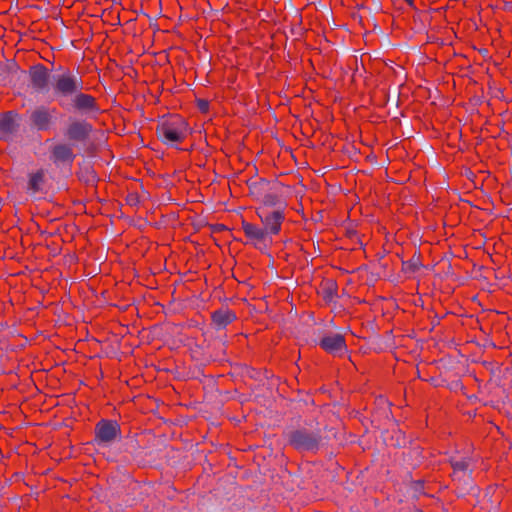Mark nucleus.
I'll list each match as a JSON object with an SVG mask.
<instances>
[{"label":"nucleus","mask_w":512,"mask_h":512,"mask_svg":"<svg viewBox=\"0 0 512 512\" xmlns=\"http://www.w3.org/2000/svg\"><path fill=\"white\" fill-rule=\"evenodd\" d=\"M236 319V313L228 308H221L211 313V321L216 329H224Z\"/></svg>","instance_id":"obj_13"},{"label":"nucleus","mask_w":512,"mask_h":512,"mask_svg":"<svg viewBox=\"0 0 512 512\" xmlns=\"http://www.w3.org/2000/svg\"><path fill=\"white\" fill-rule=\"evenodd\" d=\"M53 88L56 95L69 97L83 89V81L67 71L55 78Z\"/></svg>","instance_id":"obj_6"},{"label":"nucleus","mask_w":512,"mask_h":512,"mask_svg":"<svg viewBox=\"0 0 512 512\" xmlns=\"http://www.w3.org/2000/svg\"><path fill=\"white\" fill-rule=\"evenodd\" d=\"M15 122L11 113H6L0 119V130L4 133H12L14 131Z\"/></svg>","instance_id":"obj_20"},{"label":"nucleus","mask_w":512,"mask_h":512,"mask_svg":"<svg viewBox=\"0 0 512 512\" xmlns=\"http://www.w3.org/2000/svg\"><path fill=\"white\" fill-rule=\"evenodd\" d=\"M71 105L75 111L82 114L98 113L100 111L96 98L81 91L74 95Z\"/></svg>","instance_id":"obj_10"},{"label":"nucleus","mask_w":512,"mask_h":512,"mask_svg":"<svg viewBox=\"0 0 512 512\" xmlns=\"http://www.w3.org/2000/svg\"><path fill=\"white\" fill-rule=\"evenodd\" d=\"M197 108L201 113H207L209 111V102L205 99H198Z\"/></svg>","instance_id":"obj_23"},{"label":"nucleus","mask_w":512,"mask_h":512,"mask_svg":"<svg viewBox=\"0 0 512 512\" xmlns=\"http://www.w3.org/2000/svg\"><path fill=\"white\" fill-rule=\"evenodd\" d=\"M320 348L327 354L342 357L348 350L344 335L327 333L319 341Z\"/></svg>","instance_id":"obj_8"},{"label":"nucleus","mask_w":512,"mask_h":512,"mask_svg":"<svg viewBox=\"0 0 512 512\" xmlns=\"http://www.w3.org/2000/svg\"><path fill=\"white\" fill-rule=\"evenodd\" d=\"M411 487L416 494H424V481L417 480L411 483Z\"/></svg>","instance_id":"obj_22"},{"label":"nucleus","mask_w":512,"mask_h":512,"mask_svg":"<svg viewBox=\"0 0 512 512\" xmlns=\"http://www.w3.org/2000/svg\"><path fill=\"white\" fill-rule=\"evenodd\" d=\"M226 230H228V228L224 224L217 223V224L211 225V231L213 233H220V232H223V231H226Z\"/></svg>","instance_id":"obj_24"},{"label":"nucleus","mask_w":512,"mask_h":512,"mask_svg":"<svg viewBox=\"0 0 512 512\" xmlns=\"http://www.w3.org/2000/svg\"><path fill=\"white\" fill-rule=\"evenodd\" d=\"M288 445L299 452H317L322 444L320 430H309L305 427L290 430L286 433Z\"/></svg>","instance_id":"obj_2"},{"label":"nucleus","mask_w":512,"mask_h":512,"mask_svg":"<svg viewBox=\"0 0 512 512\" xmlns=\"http://www.w3.org/2000/svg\"><path fill=\"white\" fill-rule=\"evenodd\" d=\"M268 185H269V183L263 178L248 181V187H249L250 194L254 195L256 197L262 196V191H264V189Z\"/></svg>","instance_id":"obj_18"},{"label":"nucleus","mask_w":512,"mask_h":512,"mask_svg":"<svg viewBox=\"0 0 512 512\" xmlns=\"http://www.w3.org/2000/svg\"><path fill=\"white\" fill-rule=\"evenodd\" d=\"M156 134L165 143H182L189 135L188 123L178 114L169 115L158 124Z\"/></svg>","instance_id":"obj_1"},{"label":"nucleus","mask_w":512,"mask_h":512,"mask_svg":"<svg viewBox=\"0 0 512 512\" xmlns=\"http://www.w3.org/2000/svg\"><path fill=\"white\" fill-rule=\"evenodd\" d=\"M241 228L246 237L245 244L252 245L254 248L263 251L268 249L272 243V238L264 229L257 224L242 219Z\"/></svg>","instance_id":"obj_3"},{"label":"nucleus","mask_w":512,"mask_h":512,"mask_svg":"<svg viewBox=\"0 0 512 512\" xmlns=\"http://www.w3.org/2000/svg\"><path fill=\"white\" fill-rule=\"evenodd\" d=\"M449 463L453 469L452 477L454 479H461L471 472V457L452 456L449 459Z\"/></svg>","instance_id":"obj_15"},{"label":"nucleus","mask_w":512,"mask_h":512,"mask_svg":"<svg viewBox=\"0 0 512 512\" xmlns=\"http://www.w3.org/2000/svg\"><path fill=\"white\" fill-rule=\"evenodd\" d=\"M45 183V171L39 169L35 173L30 174L28 181V190L37 193L41 191L42 185Z\"/></svg>","instance_id":"obj_16"},{"label":"nucleus","mask_w":512,"mask_h":512,"mask_svg":"<svg viewBox=\"0 0 512 512\" xmlns=\"http://www.w3.org/2000/svg\"><path fill=\"white\" fill-rule=\"evenodd\" d=\"M29 78L32 87L36 91L43 92L47 90L50 81V73L43 64L31 66L29 68Z\"/></svg>","instance_id":"obj_11"},{"label":"nucleus","mask_w":512,"mask_h":512,"mask_svg":"<svg viewBox=\"0 0 512 512\" xmlns=\"http://www.w3.org/2000/svg\"><path fill=\"white\" fill-rule=\"evenodd\" d=\"M126 204L135 207L140 203V197L137 192H130L125 198Z\"/></svg>","instance_id":"obj_21"},{"label":"nucleus","mask_w":512,"mask_h":512,"mask_svg":"<svg viewBox=\"0 0 512 512\" xmlns=\"http://www.w3.org/2000/svg\"><path fill=\"white\" fill-rule=\"evenodd\" d=\"M93 132L91 123L84 119H71L67 124L64 136L74 143H85L90 139Z\"/></svg>","instance_id":"obj_7"},{"label":"nucleus","mask_w":512,"mask_h":512,"mask_svg":"<svg viewBox=\"0 0 512 512\" xmlns=\"http://www.w3.org/2000/svg\"><path fill=\"white\" fill-rule=\"evenodd\" d=\"M318 294L322 297L325 304L329 305L334 302L338 295V284L336 280L332 278H326L320 283Z\"/></svg>","instance_id":"obj_14"},{"label":"nucleus","mask_w":512,"mask_h":512,"mask_svg":"<svg viewBox=\"0 0 512 512\" xmlns=\"http://www.w3.org/2000/svg\"><path fill=\"white\" fill-rule=\"evenodd\" d=\"M49 158L56 166L68 165L71 167L75 161L76 154L71 144L59 142L51 146Z\"/></svg>","instance_id":"obj_9"},{"label":"nucleus","mask_w":512,"mask_h":512,"mask_svg":"<svg viewBox=\"0 0 512 512\" xmlns=\"http://www.w3.org/2000/svg\"><path fill=\"white\" fill-rule=\"evenodd\" d=\"M55 109L50 111L46 106H39L35 108L30 114V121L32 125L40 131H47L50 129L53 122V115Z\"/></svg>","instance_id":"obj_12"},{"label":"nucleus","mask_w":512,"mask_h":512,"mask_svg":"<svg viewBox=\"0 0 512 512\" xmlns=\"http://www.w3.org/2000/svg\"><path fill=\"white\" fill-rule=\"evenodd\" d=\"M121 435V427L116 420L101 419L94 428V441L98 444H109Z\"/></svg>","instance_id":"obj_5"},{"label":"nucleus","mask_w":512,"mask_h":512,"mask_svg":"<svg viewBox=\"0 0 512 512\" xmlns=\"http://www.w3.org/2000/svg\"><path fill=\"white\" fill-rule=\"evenodd\" d=\"M422 263L420 257H413L410 260L402 262V271L404 273H416L420 270Z\"/></svg>","instance_id":"obj_19"},{"label":"nucleus","mask_w":512,"mask_h":512,"mask_svg":"<svg viewBox=\"0 0 512 512\" xmlns=\"http://www.w3.org/2000/svg\"><path fill=\"white\" fill-rule=\"evenodd\" d=\"M285 208L286 204L277 209H257V215L270 237L280 233L282 224L286 219Z\"/></svg>","instance_id":"obj_4"},{"label":"nucleus","mask_w":512,"mask_h":512,"mask_svg":"<svg viewBox=\"0 0 512 512\" xmlns=\"http://www.w3.org/2000/svg\"><path fill=\"white\" fill-rule=\"evenodd\" d=\"M261 201H262L263 206L260 207L259 209H272L276 206L282 207L281 206V198L276 193L263 194Z\"/></svg>","instance_id":"obj_17"}]
</instances>
